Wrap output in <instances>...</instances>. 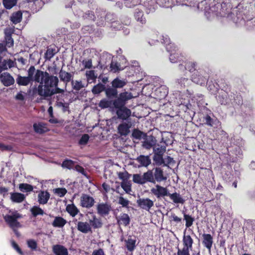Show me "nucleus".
Returning <instances> with one entry per match:
<instances>
[{
	"instance_id": "obj_1",
	"label": "nucleus",
	"mask_w": 255,
	"mask_h": 255,
	"mask_svg": "<svg viewBox=\"0 0 255 255\" xmlns=\"http://www.w3.org/2000/svg\"><path fill=\"white\" fill-rule=\"evenodd\" d=\"M35 80L39 83V85L35 87L32 90L33 95H38L41 97L37 99L39 103L41 100L46 99L55 94L63 93L64 90L58 87L59 79L57 76L51 75L47 72H37Z\"/></svg>"
},
{
	"instance_id": "obj_2",
	"label": "nucleus",
	"mask_w": 255,
	"mask_h": 255,
	"mask_svg": "<svg viewBox=\"0 0 255 255\" xmlns=\"http://www.w3.org/2000/svg\"><path fill=\"white\" fill-rule=\"evenodd\" d=\"M167 177L164 175L163 170L160 167H155L152 170H148L143 175L138 174H134L133 176V182L143 185L146 183H151L155 184L165 181Z\"/></svg>"
},
{
	"instance_id": "obj_3",
	"label": "nucleus",
	"mask_w": 255,
	"mask_h": 255,
	"mask_svg": "<svg viewBox=\"0 0 255 255\" xmlns=\"http://www.w3.org/2000/svg\"><path fill=\"white\" fill-rule=\"evenodd\" d=\"M132 94L128 92L121 93L118 98L115 99L114 108L117 109L118 118L123 121L128 120L131 116V110L126 107L127 102L131 99Z\"/></svg>"
},
{
	"instance_id": "obj_4",
	"label": "nucleus",
	"mask_w": 255,
	"mask_h": 255,
	"mask_svg": "<svg viewBox=\"0 0 255 255\" xmlns=\"http://www.w3.org/2000/svg\"><path fill=\"white\" fill-rule=\"evenodd\" d=\"M21 215L17 211L12 213V215H6L4 219L9 226L11 228H17L21 227V225L17 219L21 218Z\"/></svg>"
},
{
	"instance_id": "obj_5",
	"label": "nucleus",
	"mask_w": 255,
	"mask_h": 255,
	"mask_svg": "<svg viewBox=\"0 0 255 255\" xmlns=\"http://www.w3.org/2000/svg\"><path fill=\"white\" fill-rule=\"evenodd\" d=\"M95 203L94 198L87 194L83 193L80 197V205L87 209H90L94 206Z\"/></svg>"
},
{
	"instance_id": "obj_6",
	"label": "nucleus",
	"mask_w": 255,
	"mask_h": 255,
	"mask_svg": "<svg viewBox=\"0 0 255 255\" xmlns=\"http://www.w3.org/2000/svg\"><path fill=\"white\" fill-rule=\"evenodd\" d=\"M151 193L155 195L157 198L168 196L169 192L166 187H163L159 184H156L154 187L150 190Z\"/></svg>"
},
{
	"instance_id": "obj_7",
	"label": "nucleus",
	"mask_w": 255,
	"mask_h": 255,
	"mask_svg": "<svg viewBox=\"0 0 255 255\" xmlns=\"http://www.w3.org/2000/svg\"><path fill=\"white\" fill-rule=\"evenodd\" d=\"M111 210V205L108 203H99L97 206V213L101 216L108 215Z\"/></svg>"
},
{
	"instance_id": "obj_8",
	"label": "nucleus",
	"mask_w": 255,
	"mask_h": 255,
	"mask_svg": "<svg viewBox=\"0 0 255 255\" xmlns=\"http://www.w3.org/2000/svg\"><path fill=\"white\" fill-rule=\"evenodd\" d=\"M203 121L204 124L205 125L214 128H217L221 124V122L217 118L215 117L214 118H212L208 114L203 117Z\"/></svg>"
},
{
	"instance_id": "obj_9",
	"label": "nucleus",
	"mask_w": 255,
	"mask_h": 255,
	"mask_svg": "<svg viewBox=\"0 0 255 255\" xmlns=\"http://www.w3.org/2000/svg\"><path fill=\"white\" fill-rule=\"evenodd\" d=\"M136 203L139 207L146 211H149L154 205L153 201L148 198H140Z\"/></svg>"
},
{
	"instance_id": "obj_10",
	"label": "nucleus",
	"mask_w": 255,
	"mask_h": 255,
	"mask_svg": "<svg viewBox=\"0 0 255 255\" xmlns=\"http://www.w3.org/2000/svg\"><path fill=\"white\" fill-rule=\"evenodd\" d=\"M0 79L1 83L5 87L13 85L15 82L13 77L8 72L0 74Z\"/></svg>"
},
{
	"instance_id": "obj_11",
	"label": "nucleus",
	"mask_w": 255,
	"mask_h": 255,
	"mask_svg": "<svg viewBox=\"0 0 255 255\" xmlns=\"http://www.w3.org/2000/svg\"><path fill=\"white\" fill-rule=\"evenodd\" d=\"M176 48V47H175L174 49ZM173 51V52H171L169 56L170 62L173 63L180 62L181 61L183 62L184 59H185L183 54L178 49H174Z\"/></svg>"
},
{
	"instance_id": "obj_12",
	"label": "nucleus",
	"mask_w": 255,
	"mask_h": 255,
	"mask_svg": "<svg viewBox=\"0 0 255 255\" xmlns=\"http://www.w3.org/2000/svg\"><path fill=\"white\" fill-rule=\"evenodd\" d=\"M105 95L106 97L109 99H117L119 97L118 90L114 88L113 86L107 85L105 88Z\"/></svg>"
},
{
	"instance_id": "obj_13",
	"label": "nucleus",
	"mask_w": 255,
	"mask_h": 255,
	"mask_svg": "<svg viewBox=\"0 0 255 255\" xmlns=\"http://www.w3.org/2000/svg\"><path fill=\"white\" fill-rule=\"evenodd\" d=\"M33 127L34 131L40 134H43L49 131L47 124L43 122L34 123L33 125Z\"/></svg>"
},
{
	"instance_id": "obj_14",
	"label": "nucleus",
	"mask_w": 255,
	"mask_h": 255,
	"mask_svg": "<svg viewBox=\"0 0 255 255\" xmlns=\"http://www.w3.org/2000/svg\"><path fill=\"white\" fill-rule=\"evenodd\" d=\"M213 244V238L209 234H203L202 235V244L204 247L210 252Z\"/></svg>"
},
{
	"instance_id": "obj_15",
	"label": "nucleus",
	"mask_w": 255,
	"mask_h": 255,
	"mask_svg": "<svg viewBox=\"0 0 255 255\" xmlns=\"http://www.w3.org/2000/svg\"><path fill=\"white\" fill-rule=\"evenodd\" d=\"M74 74L73 73L66 72L61 69L59 72V77L60 81H63L66 84L72 80Z\"/></svg>"
},
{
	"instance_id": "obj_16",
	"label": "nucleus",
	"mask_w": 255,
	"mask_h": 255,
	"mask_svg": "<svg viewBox=\"0 0 255 255\" xmlns=\"http://www.w3.org/2000/svg\"><path fill=\"white\" fill-rule=\"evenodd\" d=\"M144 141L142 143V146L144 148L149 149L153 147L156 144L157 140L156 138L153 135L147 136L144 139Z\"/></svg>"
},
{
	"instance_id": "obj_17",
	"label": "nucleus",
	"mask_w": 255,
	"mask_h": 255,
	"mask_svg": "<svg viewBox=\"0 0 255 255\" xmlns=\"http://www.w3.org/2000/svg\"><path fill=\"white\" fill-rule=\"evenodd\" d=\"M130 127V123H123L120 124L118 127V133L122 136H126L129 133Z\"/></svg>"
},
{
	"instance_id": "obj_18",
	"label": "nucleus",
	"mask_w": 255,
	"mask_h": 255,
	"mask_svg": "<svg viewBox=\"0 0 255 255\" xmlns=\"http://www.w3.org/2000/svg\"><path fill=\"white\" fill-rule=\"evenodd\" d=\"M197 73H198L196 72L192 75V81L197 84L204 85L207 83L208 78L206 77L203 76L200 74H198Z\"/></svg>"
},
{
	"instance_id": "obj_19",
	"label": "nucleus",
	"mask_w": 255,
	"mask_h": 255,
	"mask_svg": "<svg viewBox=\"0 0 255 255\" xmlns=\"http://www.w3.org/2000/svg\"><path fill=\"white\" fill-rule=\"evenodd\" d=\"M16 62L10 59H4L0 65V74L2 71L7 70L8 68L16 67Z\"/></svg>"
},
{
	"instance_id": "obj_20",
	"label": "nucleus",
	"mask_w": 255,
	"mask_h": 255,
	"mask_svg": "<svg viewBox=\"0 0 255 255\" xmlns=\"http://www.w3.org/2000/svg\"><path fill=\"white\" fill-rule=\"evenodd\" d=\"M52 251L55 255H68L67 249L61 245H53Z\"/></svg>"
},
{
	"instance_id": "obj_21",
	"label": "nucleus",
	"mask_w": 255,
	"mask_h": 255,
	"mask_svg": "<svg viewBox=\"0 0 255 255\" xmlns=\"http://www.w3.org/2000/svg\"><path fill=\"white\" fill-rule=\"evenodd\" d=\"M168 92V88L165 86H161L155 91V94L159 100L165 98L167 95Z\"/></svg>"
},
{
	"instance_id": "obj_22",
	"label": "nucleus",
	"mask_w": 255,
	"mask_h": 255,
	"mask_svg": "<svg viewBox=\"0 0 255 255\" xmlns=\"http://www.w3.org/2000/svg\"><path fill=\"white\" fill-rule=\"evenodd\" d=\"M50 194L48 191H40L38 194V201L40 204H46L50 198Z\"/></svg>"
},
{
	"instance_id": "obj_23",
	"label": "nucleus",
	"mask_w": 255,
	"mask_h": 255,
	"mask_svg": "<svg viewBox=\"0 0 255 255\" xmlns=\"http://www.w3.org/2000/svg\"><path fill=\"white\" fill-rule=\"evenodd\" d=\"M134 17L135 20L142 25L145 24L146 22V18L141 10L136 9L134 13Z\"/></svg>"
},
{
	"instance_id": "obj_24",
	"label": "nucleus",
	"mask_w": 255,
	"mask_h": 255,
	"mask_svg": "<svg viewBox=\"0 0 255 255\" xmlns=\"http://www.w3.org/2000/svg\"><path fill=\"white\" fill-rule=\"evenodd\" d=\"M77 229L83 233H88L92 231L90 225L87 222H78L77 224Z\"/></svg>"
},
{
	"instance_id": "obj_25",
	"label": "nucleus",
	"mask_w": 255,
	"mask_h": 255,
	"mask_svg": "<svg viewBox=\"0 0 255 255\" xmlns=\"http://www.w3.org/2000/svg\"><path fill=\"white\" fill-rule=\"evenodd\" d=\"M136 160L141 166L147 167L151 163V160L148 155H140L137 157Z\"/></svg>"
},
{
	"instance_id": "obj_26",
	"label": "nucleus",
	"mask_w": 255,
	"mask_h": 255,
	"mask_svg": "<svg viewBox=\"0 0 255 255\" xmlns=\"http://www.w3.org/2000/svg\"><path fill=\"white\" fill-rule=\"evenodd\" d=\"M183 248L192 250L193 240L190 235H184L183 238Z\"/></svg>"
},
{
	"instance_id": "obj_27",
	"label": "nucleus",
	"mask_w": 255,
	"mask_h": 255,
	"mask_svg": "<svg viewBox=\"0 0 255 255\" xmlns=\"http://www.w3.org/2000/svg\"><path fill=\"white\" fill-rule=\"evenodd\" d=\"M25 199V196L22 193L18 192L10 193V199L13 202L21 203Z\"/></svg>"
},
{
	"instance_id": "obj_28",
	"label": "nucleus",
	"mask_w": 255,
	"mask_h": 255,
	"mask_svg": "<svg viewBox=\"0 0 255 255\" xmlns=\"http://www.w3.org/2000/svg\"><path fill=\"white\" fill-rule=\"evenodd\" d=\"M16 81L17 84L19 86H27L31 82H33L28 77L22 76L20 75H18L17 76V77L16 79Z\"/></svg>"
},
{
	"instance_id": "obj_29",
	"label": "nucleus",
	"mask_w": 255,
	"mask_h": 255,
	"mask_svg": "<svg viewBox=\"0 0 255 255\" xmlns=\"http://www.w3.org/2000/svg\"><path fill=\"white\" fill-rule=\"evenodd\" d=\"M168 196L174 203L183 204L185 203V200L177 192H174L172 194L169 193Z\"/></svg>"
},
{
	"instance_id": "obj_30",
	"label": "nucleus",
	"mask_w": 255,
	"mask_h": 255,
	"mask_svg": "<svg viewBox=\"0 0 255 255\" xmlns=\"http://www.w3.org/2000/svg\"><path fill=\"white\" fill-rule=\"evenodd\" d=\"M115 99L114 100H109L106 99H103L100 101L99 103V107L101 109H106L108 108L114 107V102Z\"/></svg>"
},
{
	"instance_id": "obj_31",
	"label": "nucleus",
	"mask_w": 255,
	"mask_h": 255,
	"mask_svg": "<svg viewBox=\"0 0 255 255\" xmlns=\"http://www.w3.org/2000/svg\"><path fill=\"white\" fill-rule=\"evenodd\" d=\"M217 100L221 105H227L229 104L228 94L225 92H221L218 96Z\"/></svg>"
},
{
	"instance_id": "obj_32",
	"label": "nucleus",
	"mask_w": 255,
	"mask_h": 255,
	"mask_svg": "<svg viewBox=\"0 0 255 255\" xmlns=\"http://www.w3.org/2000/svg\"><path fill=\"white\" fill-rule=\"evenodd\" d=\"M67 221L61 217H56L52 223L54 227L62 228L66 224Z\"/></svg>"
},
{
	"instance_id": "obj_33",
	"label": "nucleus",
	"mask_w": 255,
	"mask_h": 255,
	"mask_svg": "<svg viewBox=\"0 0 255 255\" xmlns=\"http://www.w3.org/2000/svg\"><path fill=\"white\" fill-rule=\"evenodd\" d=\"M22 18V13L21 12V11H18L15 12H13L10 18V21L13 23V24H17L19 23Z\"/></svg>"
},
{
	"instance_id": "obj_34",
	"label": "nucleus",
	"mask_w": 255,
	"mask_h": 255,
	"mask_svg": "<svg viewBox=\"0 0 255 255\" xmlns=\"http://www.w3.org/2000/svg\"><path fill=\"white\" fill-rule=\"evenodd\" d=\"M126 246L127 250L129 252H133L135 249L136 240L132 239L131 237L128 238V240H125Z\"/></svg>"
},
{
	"instance_id": "obj_35",
	"label": "nucleus",
	"mask_w": 255,
	"mask_h": 255,
	"mask_svg": "<svg viewBox=\"0 0 255 255\" xmlns=\"http://www.w3.org/2000/svg\"><path fill=\"white\" fill-rule=\"evenodd\" d=\"M132 136L133 138L140 140L147 137V134L138 129H134L132 132Z\"/></svg>"
},
{
	"instance_id": "obj_36",
	"label": "nucleus",
	"mask_w": 255,
	"mask_h": 255,
	"mask_svg": "<svg viewBox=\"0 0 255 255\" xmlns=\"http://www.w3.org/2000/svg\"><path fill=\"white\" fill-rule=\"evenodd\" d=\"M186 65V70H188L190 72H193L197 71V73H198V70L199 68H198L197 63L195 62L186 61L184 62Z\"/></svg>"
},
{
	"instance_id": "obj_37",
	"label": "nucleus",
	"mask_w": 255,
	"mask_h": 255,
	"mask_svg": "<svg viewBox=\"0 0 255 255\" xmlns=\"http://www.w3.org/2000/svg\"><path fill=\"white\" fill-rule=\"evenodd\" d=\"M39 71L43 72L42 71L38 69L35 70L34 66H31L27 71L28 76L27 77H28L32 81H35V82H37V81L35 80V77L37 72Z\"/></svg>"
},
{
	"instance_id": "obj_38",
	"label": "nucleus",
	"mask_w": 255,
	"mask_h": 255,
	"mask_svg": "<svg viewBox=\"0 0 255 255\" xmlns=\"http://www.w3.org/2000/svg\"><path fill=\"white\" fill-rule=\"evenodd\" d=\"M130 221V218L128 214L122 213L120 217V220H118V223L127 226L129 224Z\"/></svg>"
},
{
	"instance_id": "obj_39",
	"label": "nucleus",
	"mask_w": 255,
	"mask_h": 255,
	"mask_svg": "<svg viewBox=\"0 0 255 255\" xmlns=\"http://www.w3.org/2000/svg\"><path fill=\"white\" fill-rule=\"evenodd\" d=\"M57 53L55 47H48L44 54V58L46 60L50 59Z\"/></svg>"
},
{
	"instance_id": "obj_40",
	"label": "nucleus",
	"mask_w": 255,
	"mask_h": 255,
	"mask_svg": "<svg viewBox=\"0 0 255 255\" xmlns=\"http://www.w3.org/2000/svg\"><path fill=\"white\" fill-rule=\"evenodd\" d=\"M66 210L67 212L72 216L75 217L79 212V210L77 207L73 204H68L66 206Z\"/></svg>"
},
{
	"instance_id": "obj_41",
	"label": "nucleus",
	"mask_w": 255,
	"mask_h": 255,
	"mask_svg": "<svg viewBox=\"0 0 255 255\" xmlns=\"http://www.w3.org/2000/svg\"><path fill=\"white\" fill-rule=\"evenodd\" d=\"M88 83H91L95 82L97 78V75L95 74L94 70L87 71L85 73Z\"/></svg>"
},
{
	"instance_id": "obj_42",
	"label": "nucleus",
	"mask_w": 255,
	"mask_h": 255,
	"mask_svg": "<svg viewBox=\"0 0 255 255\" xmlns=\"http://www.w3.org/2000/svg\"><path fill=\"white\" fill-rule=\"evenodd\" d=\"M90 226L94 229L100 228L102 227L103 224L100 218H97L95 215L93 217V219L89 221Z\"/></svg>"
},
{
	"instance_id": "obj_43",
	"label": "nucleus",
	"mask_w": 255,
	"mask_h": 255,
	"mask_svg": "<svg viewBox=\"0 0 255 255\" xmlns=\"http://www.w3.org/2000/svg\"><path fill=\"white\" fill-rule=\"evenodd\" d=\"M111 85L114 88L117 89L118 88H123L126 85V82L124 80L120 79L119 78H116L112 81Z\"/></svg>"
},
{
	"instance_id": "obj_44",
	"label": "nucleus",
	"mask_w": 255,
	"mask_h": 255,
	"mask_svg": "<svg viewBox=\"0 0 255 255\" xmlns=\"http://www.w3.org/2000/svg\"><path fill=\"white\" fill-rule=\"evenodd\" d=\"M106 86L101 83H98V84L95 85L92 89V92L93 94H99L103 91H105Z\"/></svg>"
},
{
	"instance_id": "obj_45",
	"label": "nucleus",
	"mask_w": 255,
	"mask_h": 255,
	"mask_svg": "<svg viewBox=\"0 0 255 255\" xmlns=\"http://www.w3.org/2000/svg\"><path fill=\"white\" fill-rule=\"evenodd\" d=\"M30 212L32 216L34 217L38 215H43L44 214V211L39 206H33L30 209Z\"/></svg>"
},
{
	"instance_id": "obj_46",
	"label": "nucleus",
	"mask_w": 255,
	"mask_h": 255,
	"mask_svg": "<svg viewBox=\"0 0 255 255\" xmlns=\"http://www.w3.org/2000/svg\"><path fill=\"white\" fill-rule=\"evenodd\" d=\"M17 0H3L2 3L7 9H10L17 4Z\"/></svg>"
},
{
	"instance_id": "obj_47",
	"label": "nucleus",
	"mask_w": 255,
	"mask_h": 255,
	"mask_svg": "<svg viewBox=\"0 0 255 255\" xmlns=\"http://www.w3.org/2000/svg\"><path fill=\"white\" fill-rule=\"evenodd\" d=\"M19 189L23 192H30L33 190V187L27 183H20L19 184Z\"/></svg>"
},
{
	"instance_id": "obj_48",
	"label": "nucleus",
	"mask_w": 255,
	"mask_h": 255,
	"mask_svg": "<svg viewBox=\"0 0 255 255\" xmlns=\"http://www.w3.org/2000/svg\"><path fill=\"white\" fill-rule=\"evenodd\" d=\"M154 154H159L163 155L166 151V146L164 145H161L159 144H156L153 148Z\"/></svg>"
},
{
	"instance_id": "obj_49",
	"label": "nucleus",
	"mask_w": 255,
	"mask_h": 255,
	"mask_svg": "<svg viewBox=\"0 0 255 255\" xmlns=\"http://www.w3.org/2000/svg\"><path fill=\"white\" fill-rule=\"evenodd\" d=\"M4 39L5 44L7 46V47H11L13 46V39L12 38L11 34L10 33H5Z\"/></svg>"
},
{
	"instance_id": "obj_50",
	"label": "nucleus",
	"mask_w": 255,
	"mask_h": 255,
	"mask_svg": "<svg viewBox=\"0 0 255 255\" xmlns=\"http://www.w3.org/2000/svg\"><path fill=\"white\" fill-rule=\"evenodd\" d=\"M184 220H185V226L186 228H189L192 226L193 223L194 221V218L192 217L191 216L186 214L185 213L183 214Z\"/></svg>"
},
{
	"instance_id": "obj_51",
	"label": "nucleus",
	"mask_w": 255,
	"mask_h": 255,
	"mask_svg": "<svg viewBox=\"0 0 255 255\" xmlns=\"http://www.w3.org/2000/svg\"><path fill=\"white\" fill-rule=\"evenodd\" d=\"M75 162L71 159H66L62 163V167L68 169H71L74 166Z\"/></svg>"
},
{
	"instance_id": "obj_52",
	"label": "nucleus",
	"mask_w": 255,
	"mask_h": 255,
	"mask_svg": "<svg viewBox=\"0 0 255 255\" xmlns=\"http://www.w3.org/2000/svg\"><path fill=\"white\" fill-rule=\"evenodd\" d=\"M121 65L118 63L117 62H115L112 60L110 63V71L114 72L116 73L121 71L122 69L120 68Z\"/></svg>"
},
{
	"instance_id": "obj_53",
	"label": "nucleus",
	"mask_w": 255,
	"mask_h": 255,
	"mask_svg": "<svg viewBox=\"0 0 255 255\" xmlns=\"http://www.w3.org/2000/svg\"><path fill=\"white\" fill-rule=\"evenodd\" d=\"M71 84L73 89L76 91H79L82 88L85 87V86L82 84L81 81L76 80L74 81L73 80H72Z\"/></svg>"
},
{
	"instance_id": "obj_54",
	"label": "nucleus",
	"mask_w": 255,
	"mask_h": 255,
	"mask_svg": "<svg viewBox=\"0 0 255 255\" xmlns=\"http://www.w3.org/2000/svg\"><path fill=\"white\" fill-rule=\"evenodd\" d=\"M75 170H76L77 172L81 173L87 178H89V176L88 175L87 172L85 171V169L82 166L78 164L76 165L75 166Z\"/></svg>"
},
{
	"instance_id": "obj_55",
	"label": "nucleus",
	"mask_w": 255,
	"mask_h": 255,
	"mask_svg": "<svg viewBox=\"0 0 255 255\" xmlns=\"http://www.w3.org/2000/svg\"><path fill=\"white\" fill-rule=\"evenodd\" d=\"M153 160L156 164L161 165L164 163V160L163 158V155L160 154H154L153 156Z\"/></svg>"
},
{
	"instance_id": "obj_56",
	"label": "nucleus",
	"mask_w": 255,
	"mask_h": 255,
	"mask_svg": "<svg viewBox=\"0 0 255 255\" xmlns=\"http://www.w3.org/2000/svg\"><path fill=\"white\" fill-rule=\"evenodd\" d=\"M118 203L123 207L129 208V201L122 196L119 197Z\"/></svg>"
},
{
	"instance_id": "obj_57",
	"label": "nucleus",
	"mask_w": 255,
	"mask_h": 255,
	"mask_svg": "<svg viewBox=\"0 0 255 255\" xmlns=\"http://www.w3.org/2000/svg\"><path fill=\"white\" fill-rule=\"evenodd\" d=\"M89 138L90 137L88 134H84L79 140V144L80 145L86 144L89 140Z\"/></svg>"
},
{
	"instance_id": "obj_58",
	"label": "nucleus",
	"mask_w": 255,
	"mask_h": 255,
	"mask_svg": "<svg viewBox=\"0 0 255 255\" xmlns=\"http://www.w3.org/2000/svg\"><path fill=\"white\" fill-rule=\"evenodd\" d=\"M28 247L32 250H36L37 248V244L36 242L32 239L29 240L27 241Z\"/></svg>"
},
{
	"instance_id": "obj_59",
	"label": "nucleus",
	"mask_w": 255,
	"mask_h": 255,
	"mask_svg": "<svg viewBox=\"0 0 255 255\" xmlns=\"http://www.w3.org/2000/svg\"><path fill=\"white\" fill-rule=\"evenodd\" d=\"M234 103L238 106L242 105L243 103L242 97L241 95H236L234 97Z\"/></svg>"
},
{
	"instance_id": "obj_60",
	"label": "nucleus",
	"mask_w": 255,
	"mask_h": 255,
	"mask_svg": "<svg viewBox=\"0 0 255 255\" xmlns=\"http://www.w3.org/2000/svg\"><path fill=\"white\" fill-rule=\"evenodd\" d=\"M67 192V190L64 188H58L55 189V193L60 197L65 196Z\"/></svg>"
},
{
	"instance_id": "obj_61",
	"label": "nucleus",
	"mask_w": 255,
	"mask_h": 255,
	"mask_svg": "<svg viewBox=\"0 0 255 255\" xmlns=\"http://www.w3.org/2000/svg\"><path fill=\"white\" fill-rule=\"evenodd\" d=\"M177 255H190V250L183 248L182 249L178 248Z\"/></svg>"
},
{
	"instance_id": "obj_62",
	"label": "nucleus",
	"mask_w": 255,
	"mask_h": 255,
	"mask_svg": "<svg viewBox=\"0 0 255 255\" xmlns=\"http://www.w3.org/2000/svg\"><path fill=\"white\" fill-rule=\"evenodd\" d=\"M82 64L84 66L85 68L91 69L92 68V60L91 59L83 60Z\"/></svg>"
},
{
	"instance_id": "obj_63",
	"label": "nucleus",
	"mask_w": 255,
	"mask_h": 255,
	"mask_svg": "<svg viewBox=\"0 0 255 255\" xmlns=\"http://www.w3.org/2000/svg\"><path fill=\"white\" fill-rule=\"evenodd\" d=\"M121 187L127 193H128L131 190L130 185L127 182H122Z\"/></svg>"
},
{
	"instance_id": "obj_64",
	"label": "nucleus",
	"mask_w": 255,
	"mask_h": 255,
	"mask_svg": "<svg viewBox=\"0 0 255 255\" xmlns=\"http://www.w3.org/2000/svg\"><path fill=\"white\" fill-rule=\"evenodd\" d=\"M189 80L188 78H181L178 79V82L181 86L185 87L188 84Z\"/></svg>"
}]
</instances>
